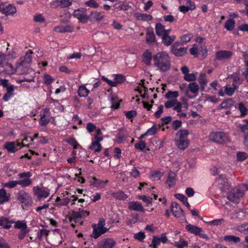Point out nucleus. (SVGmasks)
Wrapping results in <instances>:
<instances>
[{
	"instance_id": "41",
	"label": "nucleus",
	"mask_w": 248,
	"mask_h": 248,
	"mask_svg": "<svg viewBox=\"0 0 248 248\" xmlns=\"http://www.w3.org/2000/svg\"><path fill=\"white\" fill-rule=\"evenodd\" d=\"M236 89V87L233 84L232 85H227L225 87V92L226 94L231 96Z\"/></svg>"
},
{
	"instance_id": "42",
	"label": "nucleus",
	"mask_w": 248,
	"mask_h": 248,
	"mask_svg": "<svg viewBox=\"0 0 248 248\" xmlns=\"http://www.w3.org/2000/svg\"><path fill=\"white\" fill-rule=\"evenodd\" d=\"M179 96V93L177 91H169L165 94V97L169 100L170 99H177Z\"/></svg>"
},
{
	"instance_id": "7",
	"label": "nucleus",
	"mask_w": 248,
	"mask_h": 248,
	"mask_svg": "<svg viewBox=\"0 0 248 248\" xmlns=\"http://www.w3.org/2000/svg\"><path fill=\"white\" fill-rule=\"evenodd\" d=\"M105 220L101 219L97 225H93V231L92 235V237L96 239L102 234L108 232V229L105 227Z\"/></svg>"
},
{
	"instance_id": "60",
	"label": "nucleus",
	"mask_w": 248,
	"mask_h": 248,
	"mask_svg": "<svg viewBox=\"0 0 248 248\" xmlns=\"http://www.w3.org/2000/svg\"><path fill=\"white\" fill-rule=\"evenodd\" d=\"M85 5L91 8H97L99 6L98 3L94 0H89L86 2Z\"/></svg>"
},
{
	"instance_id": "39",
	"label": "nucleus",
	"mask_w": 248,
	"mask_h": 248,
	"mask_svg": "<svg viewBox=\"0 0 248 248\" xmlns=\"http://www.w3.org/2000/svg\"><path fill=\"white\" fill-rule=\"evenodd\" d=\"M8 201V196L3 188L0 189V204L3 203Z\"/></svg>"
},
{
	"instance_id": "57",
	"label": "nucleus",
	"mask_w": 248,
	"mask_h": 248,
	"mask_svg": "<svg viewBox=\"0 0 248 248\" xmlns=\"http://www.w3.org/2000/svg\"><path fill=\"white\" fill-rule=\"evenodd\" d=\"M200 46L197 44H194L190 49V52L191 55L197 56L198 54Z\"/></svg>"
},
{
	"instance_id": "29",
	"label": "nucleus",
	"mask_w": 248,
	"mask_h": 248,
	"mask_svg": "<svg viewBox=\"0 0 248 248\" xmlns=\"http://www.w3.org/2000/svg\"><path fill=\"white\" fill-rule=\"evenodd\" d=\"M14 88L13 85L7 87L6 93L4 94V95L3 97V100L4 101H8L11 98H12L14 96Z\"/></svg>"
},
{
	"instance_id": "19",
	"label": "nucleus",
	"mask_w": 248,
	"mask_h": 248,
	"mask_svg": "<svg viewBox=\"0 0 248 248\" xmlns=\"http://www.w3.org/2000/svg\"><path fill=\"white\" fill-rule=\"evenodd\" d=\"M16 13V7L12 4H9L8 5H5V3L4 2V6H3V9L2 11V14L5 15L6 16H13Z\"/></svg>"
},
{
	"instance_id": "32",
	"label": "nucleus",
	"mask_w": 248,
	"mask_h": 248,
	"mask_svg": "<svg viewBox=\"0 0 248 248\" xmlns=\"http://www.w3.org/2000/svg\"><path fill=\"white\" fill-rule=\"evenodd\" d=\"M176 39L175 35H163L162 36V42L166 46H170Z\"/></svg>"
},
{
	"instance_id": "49",
	"label": "nucleus",
	"mask_w": 248,
	"mask_h": 248,
	"mask_svg": "<svg viewBox=\"0 0 248 248\" xmlns=\"http://www.w3.org/2000/svg\"><path fill=\"white\" fill-rule=\"evenodd\" d=\"M235 21L233 19L228 20L225 24V28L228 31H232L234 27Z\"/></svg>"
},
{
	"instance_id": "4",
	"label": "nucleus",
	"mask_w": 248,
	"mask_h": 248,
	"mask_svg": "<svg viewBox=\"0 0 248 248\" xmlns=\"http://www.w3.org/2000/svg\"><path fill=\"white\" fill-rule=\"evenodd\" d=\"M31 52H28L24 57H21L16 64L15 68L13 67V74L18 75L26 74L28 70L29 64L31 62Z\"/></svg>"
},
{
	"instance_id": "26",
	"label": "nucleus",
	"mask_w": 248,
	"mask_h": 248,
	"mask_svg": "<svg viewBox=\"0 0 248 248\" xmlns=\"http://www.w3.org/2000/svg\"><path fill=\"white\" fill-rule=\"evenodd\" d=\"M176 174L173 172H170L166 181V185L168 187L173 186L176 183Z\"/></svg>"
},
{
	"instance_id": "8",
	"label": "nucleus",
	"mask_w": 248,
	"mask_h": 248,
	"mask_svg": "<svg viewBox=\"0 0 248 248\" xmlns=\"http://www.w3.org/2000/svg\"><path fill=\"white\" fill-rule=\"evenodd\" d=\"M209 140L218 143H224L229 141L227 134L222 132L211 133L209 135Z\"/></svg>"
},
{
	"instance_id": "12",
	"label": "nucleus",
	"mask_w": 248,
	"mask_h": 248,
	"mask_svg": "<svg viewBox=\"0 0 248 248\" xmlns=\"http://www.w3.org/2000/svg\"><path fill=\"white\" fill-rule=\"evenodd\" d=\"M33 190L39 200L42 198H47L49 195V190L46 187L40 188L39 186H34Z\"/></svg>"
},
{
	"instance_id": "38",
	"label": "nucleus",
	"mask_w": 248,
	"mask_h": 248,
	"mask_svg": "<svg viewBox=\"0 0 248 248\" xmlns=\"http://www.w3.org/2000/svg\"><path fill=\"white\" fill-rule=\"evenodd\" d=\"M155 32L156 34L159 36L164 35L165 32V27L161 23H157L155 25Z\"/></svg>"
},
{
	"instance_id": "34",
	"label": "nucleus",
	"mask_w": 248,
	"mask_h": 248,
	"mask_svg": "<svg viewBox=\"0 0 248 248\" xmlns=\"http://www.w3.org/2000/svg\"><path fill=\"white\" fill-rule=\"evenodd\" d=\"M189 132L186 129H181L176 133V139L179 140H187Z\"/></svg>"
},
{
	"instance_id": "52",
	"label": "nucleus",
	"mask_w": 248,
	"mask_h": 248,
	"mask_svg": "<svg viewBox=\"0 0 248 248\" xmlns=\"http://www.w3.org/2000/svg\"><path fill=\"white\" fill-rule=\"evenodd\" d=\"M238 108L240 111L242 116H244L247 114L248 109L243 103H239L238 105Z\"/></svg>"
},
{
	"instance_id": "20",
	"label": "nucleus",
	"mask_w": 248,
	"mask_h": 248,
	"mask_svg": "<svg viewBox=\"0 0 248 248\" xmlns=\"http://www.w3.org/2000/svg\"><path fill=\"white\" fill-rule=\"evenodd\" d=\"M20 147V143L18 141H11L6 142L4 145V148L6 149L9 153H13L17 151V147Z\"/></svg>"
},
{
	"instance_id": "25",
	"label": "nucleus",
	"mask_w": 248,
	"mask_h": 248,
	"mask_svg": "<svg viewBox=\"0 0 248 248\" xmlns=\"http://www.w3.org/2000/svg\"><path fill=\"white\" fill-rule=\"evenodd\" d=\"M175 143L176 146L180 150H185L189 145V141L188 140H179L175 139Z\"/></svg>"
},
{
	"instance_id": "64",
	"label": "nucleus",
	"mask_w": 248,
	"mask_h": 248,
	"mask_svg": "<svg viewBox=\"0 0 248 248\" xmlns=\"http://www.w3.org/2000/svg\"><path fill=\"white\" fill-rule=\"evenodd\" d=\"M0 248H11L9 244L1 237H0Z\"/></svg>"
},
{
	"instance_id": "16",
	"label": "nucleus",
	"mask_w": 248,
	"mask_h": 248,
	"mask_svg": "<svg viewBox=\"0 0 248 248\" xmlns=\"http://www.w3.org/2000/svg\"><path fill=\"white\" fill-rule=\"evenodd\" d=\"M105 17L104 12L103 11H93L89 15V21L95 22L100 21Z\"/></svg>"
},
{
	"instance_id": "6",
	"label": "nucleus",
	"mask_w": 248,
	"mask_h": 248,
	"mask_svg": "<svg viewBox=\"0 0 248 248\" xmlns=\"http://www.w3.org/2000/svg\"><path fill=\"white\" fill-rule=\"evenodd\" d=\"M183 103L179 102L177 99H170L168 100L165 102L164 106L166 108H173V110L177 112H180L182 111V105L185 106V107L187 109L188 105L186 101L184 100H182Z\"/></svg>"
},
{
	"instance_id": "3",
	"label": "nucleus",
	"mask_w": 248,
	"mask_h": 248,
	"mask_svg": "<svg viewBox=\"0 0 248 248\" xmlns=\"http://www.w3.org/2000/svg\"><path fill=\"white\" fill-rule=\"evenodd\" d=\"M16 57V54L13 52L11 54H1L0 55V68L7 74H13V66L11 62Z\"/></svg>"
},
{
	"instance_id": "24",
	"label": "nucleus",
	"mask_w": 248,
	"mask_h": 248,
	"mask_svg": "<svg viewBox=\"0 0 248 248\" xmlns=\"http://www.w3.org/2000/svg\"><path fill=\"white\" fill-rule=\"evenodd\" d=\"M232 56V52L230 51L221 50L216 53V58L218 60H224L230 58Z\"/></svg>"
},
{
	"instance_id": "47",
	"label": "nucleus",
	"mask_w": 248,
	"mask_h": 248,
	"mask_svg": "<svg viewBox=\"0 0 248 248\" xmlns=\"http://www.w3.org/2000/svg\"><path fill=\"white\" fill-rule=\"evenodd\" d=\"M56 202L59 206H66L69 203L70 200L68 198H63L61 200L59 197H57Z\"/></svg>"
},
{
	"instance_id": "50",
	"label": "nucleus",
	"mask_w": 248,
	"mask_h": 248,
	"mask_svg": "<svg viewBox=\"0 0 248 248\" xmlns=\"http://www.w3.org/2000/svg\"><path fill=\"white\" fill-rule=\"evenodd\" d=\"M188 88L189 91L193 93H197L199 89L198 85L195 82L189 83L188 85Z\"/></svg>"
},
{
	"instance_id": "62",
	"label": "nucleus",
	"mask_w": 248,
	"mask_h": 248,
	"mask_svg": "<svg viewBox=\"0 0 248 248\" xmlns=\"http://www.w3.org/2000/svg\"><path fill=\"white\" fill-rule=\"evenodd\" d=\"M146 144L144 141L141 140L135 145V147L140 150H143L146 147Z\"/></svg>"
},
{
	"instance_id": "14",
	"label": "nucleus",
	"mask_w": 248,
	"mask_h": 248,
	"mask_svg": "<svg viewBox=\"0 0 248 248\" xmlns=\"http://www.w3.org/2000/svg\"><path fill=\"white\" fill-rule=\"evenodd\" d=\"M116 243L115 241L112 238H105L100 241L97 245L98 248H112Z\"/></svg>"
},
{
	"instance_id": "23",
	"label": "nucleus",
	"mask_w": 248,
	"mask_h": 248,
	"mask_svg": "<svg viewBox=\"0 0 248 248\" xmlns=\"http://www.w3.org/2000/svg\"><path fill=\"white\" fill-rule=\"evenodd\" d=\"M152 59H153V57L151 50L147 49L142 54V61L146 64L150 65Z\"/></svg>"
},
{
	"instance_id": "30",
	"label": "nucleus",
	"mask_w": 248,
	"mask_h": 248,
	"mask_svg": "<svg viewBox=\"0 0 248 248\" xmlns=\"http://www.w3.org/2000/svg\"><path fill=\"white\" fill-rule=\"evenodd\" d=\"M92 185L96 188H102L104 187L107 183V181H103L97 179L94 177L92 180Z\"/></svg>"
},
{
	"instance_id": "11",
	"label": "nucleus",
	"mask_w": 248,
	"mask_h": 248,
	"mask_svg": "<svg viewBox=\"0 0 248 248\" xmlns=\"http://www.w3.org/2000/svg\"><path fill=\"white\" fill-rule=\"evenodd\" d=\"M187 51V48L181 47L178 42H175L171 48V52L175 56L181 57L184 56Z\"/></svg>"
},
{
	"instance_id": "15",
	"label": "nucleus",
	"mask_w": 248,
	"mask_h": 248,
	"mask_svg": "<svg viewBox=\"0 0 248 248\" xmlns=\"http://www.w3.org/2000/svg\"><path fill=\"white\" fill-rule=\"evenodd\" d=\"M101 78L104 81L106 82L111 87H116L118 84L121 83L124 80V77L120 75H116L113 81L108 79L105 76H102Z\"/></svg>"
},
{
	"instance_id": "54",
	"label": "nucleus",
	"mask_w": 248,
	"mask_h": 248,
	"mask_svg": "<svg viewBox=\"0 0 248 248\" xmlns=\"http://www.w3.org/2000/svg\"><path fill=\"white\" fill-rule=\"evenodd\" d=\"M29 230H28V228H25L24 229H22V230H20L18 234V238L22 240L23 239L26 235L29 232Z\"/></svg>"
},
{
	"instance_id": "28",
	"label": "nucleus",
	"mask_w": 248,
	"mask_h": 248,
	"mask_svg": "<svg viewBox=\"0 0 248 248\" xmlns=\"http://www.w3.org/2000/svg\"><path fill=\"white\" fill-rule=\"evenodd\" d=\"M73 30V27L71 25L58 26L54 28V31L57 32H71Z\"/></svg>"
},
{
	"instance_id": "27",
	"label": "nucleus",
	"mask_w": 248,
	"mask_h": 248,
	"mask_svg": "<svg viewBox=\"0 0 248 248\" xmlns=\"http://www.w3.org/2000/svg\"><path fill=\"white\" fill-rule=\"evenodd\" d=\"M134 16L139 20L147 21L152 19V16L150 15L147 14L136 13L134 14Z\"/></svg>"
},
{
	"instance_id": "18",
	"label": "nucleus",
	"mask_w": 248,
	"mask_h": 248,
	"mask_svg": "<svg viewBox=\"0 0 248 248\" xmlns=\"http://www.w3.org/2000/svg\"><path fill=\"white\" fill-rule=\"evenodd\" d=\"M89 212L84 210H79L78 212H74L71 216L70 221H76L77 220L87 217Z\"/></svg>"
},
{
	"instance_id": "17",
	"label": "nucleus",
	"mask_w": 248,
	"mask_h": 248,
	"mask_svg": "<svg viewBox=\"0 0 248 248\" xmlns=\"http://www.w3.org/2000/svg\"><path fill=\"white\" fill-rule=\"evenodd\" d=\"M171 210L174 216L176 217H181L185 215L183 210L179 205L175 202H172Z\"/></svg>"
},
{
	"instance_id": "13",
	"label": "nucleus",
	"mask_w": 248,
	"mask_h": 248,
	"mask_svg": "<svg viewBox=\"0 0 248 248\" xmlns=\"http://www.w3.org/2000/svg\"><path fill=\"white\" fill-rule=\"evenodd\" d=\"M186 229L189 232L195 235H199L201 237L208 239V236L205 233H202V229L196 226L188 224L186 227Z\"/></svg>"
},
{
	"instance_id": "33",
	"label": "nucleus",
	"mask_w": 248,
	"mask_h": 248,
	"mask_svg": "<svg viewBox=\"0 0 248 248\" xmlns=\"http://www.w3.org/2000/svg\"><path fill=\"white\" fill-rule=\"evenodd\" d=\"M164 172L160 170H155L151 172L150 178L153 181L159 180L163 175Z\"/></svg>"
},
{
	"instance_id": "46",
	"label": "nucleus",
	"mask_w": 248,
	"mask_h": 248,
	"mask_svg": "<svg viewBox=\"0 0 248 248\" xmlns=\"http://www.w3.org/2000/svg\"><path fill=\"white\" fill-rule=\"evenodd\" d=\"M146 42L152 43L155 41V35L153 31H148L146 33Z\"/></svg>"
},
{
	"instance_id": "35",
	"label": "nucleus",
	"mask_w": 248,
	"mask_h": 248,
	"mask_svg": "<svg viewBox=\"0 0 248 248\" xmlns=\"http://www.w3.org/2000/svg\"><path fill=\"white\" fill-rule=\"evenodd\" d=\"M12 221H9L7 218L4 217H0V226H3L5 229H9L12 226Z\"/></svg>"
},
{
	"instance_id": "9",
	"label": "nucleus",
	"mask_w": 248,
	"mask_h": 248,
	"mask_svg": "<svg viewBox=\"0 0 248 248\" xmlns=\"http://www.w3.org/2000/svg\"><path fill=\"white\" fill-rule=\"evenodd\" d=\"M73 16L83 23H87L89 21V16L87 15L86 9L84 8L75 10L73 13Z\"/></svg>"
},
{
	"instance_id": "48",
	"label": "nucleus",
	"mask_w": 248,
	"mask_h": 248,
	"mask_svg": "<svg viewBox=\"0 0 248 248\" xmlns=\"http://www.w3.org/2000/svg\"><path fill=\"white\" fill-rule=\"evenodd\" d=\"M224 239L225 241L229 242H233L234 243H237L240 242V239L239 237L233 235H225L224 237Z\"/></svg>"
},
{
	"instance_id": "63",
	"label": "nucleus",
	"mask_w": 248,
	"mask_h": 248,
	"mask_svg": "<svg viewBox=\"0 0 248 248\" xmlns=\"http://www.w3.org/2000/svg\"><path fill=\"white\" fill-rule=\"evenodd\" d=\"M236 156L239 161H243L248 157V154L244 152H238Z\"/></svg>"
},
{
	"instance_id": "59",
	"label": "nucleus",
	"mask_w": 248,
	"mask_h": 248,
	"mask_svg": "<svg viewBox=\"0 0 248 248\" xmlns=\"http://www.w3.org/2000/svg\"><path fill=\"white\" fill-rule=\"evenodd\" d=\"M134 237L135 239L138 240L140 241H142L145 237L144 232H140L134 234Z\"/></svg>"
},
{
	"instance_id": "31",
	"label": "nucleus",
	"mask_w": 248,
	"mask_h": 248,
	"mask_svg": "<svg viewBox=\"0 0 248 248\" xmlns=\"http://www.w3.org/2000/svg\"><path fill=\"white\" fill-rule=\"evenodd\" d=\"M109 99L112 104L111 108L115 109L119 108L121 100L118 99L117 96L114 94H111L109 96Z\"/></svg>"
},
{
	"instance_id": "37",
	"label": "nucleus",
	"mask_w": 248,
	"mask_h": 248,
	"mask_svg": "<svg viewBox=\"0 0 248 248\" xmlns=\"http://www.w3.org/2000/svg\"><path fill=\"white\" fill-rule=\"evenodd\" d=\"M115 9L126 11L129 8V6L123 1H119L114 5Z\"/></svg>"
},
{
	"instance_id": "45",
	"label": "nucleus",
	"mask_w": 248,
	"mask_h": 248,
	"mask_svg": "<svg viewBox=\"0 0 248 248\" xmlns=\"http://www.w3.org/2000/svg\"><path fill=\"white\" fill-rule=\"evenodd\" d=\"M197 74V72L190 74L188 73L186 75H184V78L185 80L188 82L194 81L196 78Z\"/></svg>"
},
{
	"instance_id": "51",
	"label": "nucleus",
	"mask_w": 248,
	"mask_h": 248,
	"mask_svg": "<svg viewBox=\"0 0 248 248\" xmlns=\"http://www.w3.org/2000/svg\"><path fill=\"white\" fill-rule=\"evenodd\" d=\"M224 222V219L223 218H219L217 219L213 220L212 221H209L208 224L209 225H214V226H219L221 225L222 223Z\"/></svg>"
},
{
	"instance_id": "61",
	"label": "nucleus",
	"mask_w": 248,
	"mask_h": 248,
	"mask_svg": "<svg viewBox=\"0 0 248 248\" xmlns=\"http://www.w3.org/2000/svg\"><path fill=\"white\" fill-rule=\"evenodd\" d=\"M199 81L202 87H204L206 85L207 81L205 78V75L204 74H201L199 78Z\"/></svg>"
},
{
	"instance_id": "55",
	"label": "nucleus",
	"mask_w": 248,
	"mask_h": 248,
	"mask_svg": "<svg viewBox=\"0 0 248 248\" xmlns=\"http://www.w3.org/2000/svg\"><path fill=\"white\" fill-rule=\"evenodd\" d=\"M160 244V242L158 239V236H154L153 238L152 243L150 245V247L156 248L159 246Z\"/></svg>"
},
{
	"instance_id": "36",
	"label": "nucleus",
	"mask_w": 248,
	"mask_h": 248,
	"mask_svg": "<svg viewBox=\"0 0 248 248\" xmlns=\"http://www.w3.org/2000/svg\"><path fill=\"white\" fill-rule=\"evenodd\" d=\"M89 90L83 85L80 86L78 90V94L80 97H86L89 93Z\"/></svg>"
},
{
	"instance_id": "53",
	"label": "nucleus",
	"mask_w": 248,
	"mask_h": 248,
	"mask_svg": "<svg viewBox=\"0 0 248 248\" xmlns=\"http://www.w3.org/2000/svg\"><path fill=\"white\" fill-rule=\"evenodd\" d=\"M113 196L119 200H124L127 198L126 195L124 194V193L122 191H118L116 193H113Z\"/></svg>"
},
{
	"instance_id": "5",
	"label": "nucleus",
	"mask_w": 248,
	"mask_h": 248,
	"mask_svg": "<svg viewBox=\"0 0 248 248\" xmlns=\"http://www.w3.org/2000/svg\"><path fill=\"white\" fill-rule=\"evenodd\" d=\"M248 190V185L242 184L238 187L233 189L228 195V199L229 201L238 203L239 199L242 197L246 190Z\"/></svg>"
},
{
	"instance_id": "40",
	"label": "nucleus",
	"mask_w": 248,
	"mask_h": 248,
	"mask_svg": "<svg viewBox=\"0 0 248 248\" xmlns=\"http://www.w3.org/2000/svg\"><path fill=\"white\" fill-rule=\"evenodd\" d=\"M19 200L25 204H31L32 202L31 198L27 194H25L24 195L20 196Z\"/></svg>"
},
{
	"instance_id": "2",
	"label": "nucleus",
	"mask_w": 248,
	"mask_h": 248,
	"mask_svg": "<svg viewBox=\"0 0 248 248\" xmlns=\"http://www.w3.org/2000/svg\"><path fill=\"white\" fill-rule=\"evenodd\" d=\"M32 176V173L30 172H24L18 174L19 178L21 180L18 181H10L4 183L3 185L4 187L9 188H13L16 187L17 185L22 187H26L30 186L32 184V181L30 178Z\"/></svg>"
},
{
	"instance_id": "43",
	"label": "nucleus",
	"mask_w": 248,
	"mask_h": 248,
	"mask_svg": "<svg viewBox=\"0 0 248 248\" xmlns=\"http://www.w3.org/2000/svg\"><path fill=\"white\" fill-rule=\"evenodd\" d=\"M193 37V35L192 33H187L183 35L180 38V42L182 44H186L189 42L191 39Z\"/></svg>"
},
{
	"instance_id": "58",
	"label": "nucleus",
	"mask_w": 248,
	"mask_h": 248,
	"mask_svg": "<svg viewBox=\"0 0 248 248\" xmlns=\"http://www.w3.org/2000/svg\"><path fill=\"white\" fill-rule=\"evenodd\" d=\"M53 81V78L47 74L44 75L43 77V82L46 85H49Z\"/></svg>"
},
{
	"instance_id": "10",
	"label": "nucleus",
	"mask_w": 248,
	"mask_h": 248,
	"mask_svg": "<svg viewBox=\"0 0 248 248\" xmlns=\"http://www.w3.org/2000/svg\"><path fill=\"white\" fill-rule=\"evenodd\" d=\"M39 124L40 125L45 126L50 121V112L48 108H43L40 112Z\"/></svg>"
},
{
	"instance_id": "21",
	"label": "nucleus",
	"mask_w": 248,
	"mask_h": 248,
	"mask_svg": "<svg viewBox=\"0 0 248 248\" xmlns=\"http://www.w3.org/2000/svg\"><path fill=\"white\" fill-rule=\"evenodd\" d=\"M103 138H96V140L92 139V143L89 147V149L93 150L95 152H100L102 149V146L100 142L103 140Z\"/></svg>"
},
{
	"instance_id": "44",
	"label": "nucleus",
	"mask_w": 248,
	"mask_h": 248,
	"mask_svg": "<svg viewBox=\"0 0 248 248\" xmlns=\"http://www.w3.org/2000/svg\"><path fill=\"white\" fill-rule=\"evenodd\" d=\"M14 227L16 229L22 230L27 227L26 221L25 220H18L14 223Z\"/></svg>"
},
{
	"instance_id": "22",
	"label": "nucleus",
	"mask_w": 248,
	"mask_h": 248,
	"mask_svg": "<svg viewBox=\"0 0 248 248\" xmlns=\"http://www.w3.org/2000/svg\"><path fill=\"white\" fill-rule=\"evenodd\" d=\"M128 208L133 211L144 212L145 209L142 206L141 204L138 202H130L128 203Z\"/></svg>"
},
{
	"instance_id": "1",
	"label": "nucleus",
	"mask_w": 248,
	"mask_h": 248,
	"mask_svg": "<svg viewBox=\"0 0 248 248\" xmlns=\"http://www.w3.org/2000/svg\"><path fill=\"white\" fill-rule=\"evenodd\" d=\"M155 65L161 71H168L171 66L170 58L166 51H161L153 56Z\"/></svg>"
},
{
	"instance_id": "56",
	"label": "nucleus",
	"mask_w": 248,
	"mask_h": 248,
	"mask_svg": "<svg viewBox=\"0 0 248 248\" xmlns=\"http://www.w3.org/2000/svg\"><path fill=\"white\" fill-rule=\"evenodd\" d=\"M157 127L155 125H154L152 127L148 129L145 132V135L149 136H153L156 133Z\"/></svg>"
}]
</instances>
